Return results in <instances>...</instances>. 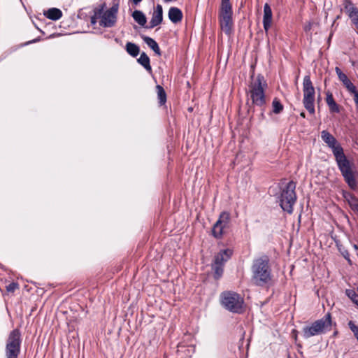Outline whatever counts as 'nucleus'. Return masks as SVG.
<instances>
[{
  "mask_svg": "<svg viewBox=\"0 0 358 358\" xmlns=\"http://www.w3.org/2000/svg\"><path fill=\"white\" fill-rule=\"evenodd\" d=\"M156 89H157V99L159 100V103L160 106H163L166 102V92H165L164 89L163 88V87H162L159 85H157L156 86Z\"/></svg>",
  "mask_w": 358,
  "mask_h": 358,
  "instance_id": "a878e982",
  "label": "nucleus"
},
{
  "mask_svg": "<svg viewBox=\"0 0 358 358\" xmlns=\"http://www.w3.org/2000/svg\"><path fill=\"white\" fill-rule=\"evenodd\" d=\"M344 196L345 199L350 198L352 201L350 202V206L351 208L352 209V207H355V205L358 203V199L351 193H345L344 194Z\"/></svg>",
  "mask_w": 358,
  "mask_h": 358,
  "instance_id": "c756f323",
  "label": "nucleus"
},
{
  "mask_svg": "<svg viewBox=\"0 0 358 358\" xmlns=\"http://www.w3.org/2000/svg\"><path fill=\"white\" fill-rule=\"evenodd\" d=\"M345 294L353 301V303H356L358 301V292L357 293L353 289H346Z\"/></svg>",
  "mask_w": 358,
  "mask_h": 358,
  "instance_id": "c85d7f7f",
  "label": "nucleus"
},
{
  "mask_svg": "<svg viewBox=\"0 0 358 358\" xmlns=\"http://www.w3.org/2000/svg\"><path fill=\"white\" fill-rule=\"evenodd\" d=\"M248 87L252 103L257 106H264L266 104L264 89L267 87L264 77L258 74L256 79L252 80Z\"/></svg>",
  "mask_w": 358,
  "mask_h": 358,
  "instance_id": "7ed1b4c3",
  "label": "nucleus"
},
{
  "mask_svg": "<svg viewBox=\"0 0 358 358\" xmlns=\"http://www.w3.org/2000/svg\"><path fill=\"white\" fill-rule=\"evenodd\" d=\"M296 182L291 180L283 188L278 197L281 208L289 214L293 213V206L295 204L297 196L296 193Z\"/></svg>",
  "mask_w": 358,
  "mask_h": 358,
  "instance_id": "20e7f679",
  "label": "nucleus"
},
{
  "mask_svg": "<svg viewBox=\"0 0 358 358\" xmlns=\"http://www.w3.org/2000/svg\"><path fill=\"white\" fill-rule=\"evenodd\" d=\"M327 105L329 106V110L331 113H338L340 112L339 106L337 104V103L335 101L331 103H329Z\"/></svg>",
  "mask_w": 358,
  "mask_h": 358,
  "instance_id": "7c9ffc66",
  "label": "nucleus"
},
{
  "mask_svg": "<svg viewBox=\"0 0 358 358\" xmlns=\"http://www.w3.org/2000/svg\"><path fill=\"white\" fill-rule=\"evenodd\" d=\"M132 17L134 20L141 26L144 27L145 28V24L147 22V18L145 14L138 10H136L132 13Z\"/></svg>",
  "mask_w": 358,
  "mask_h": 358,
  "instance_id": "5701e85b",
  "label": "nucleus"
},
{
  "mask_svg": "<svg viewBox=\"0 0 358 358\" xmlns=\"http://www.w3.org/2000/svg\"><path fill=\"white\" fill-rule=\"evenodd\" d=\"M350 95L353 96V100L355 103L356 112L358 113V91L355 85L348 90Z\"/></svg>",
  "mask_w": 358,
  "mask_h": 358,
  "instance_id": "cd10ccee",
  "label": "nucleus"
},
{
  "mask_svg": "<svg viewBox=\"0 0 358 358\" xmlns=\"http://www.w3.org/2000/svg\"><path fill=\"white\" fill-rule=\"evenodd\" d=\"M284 109L283 105L280 103L278 98H274L272 101V113L274 114H280Z\"/></svg>",
  "mask_w": 358,
  "mask_h": 358,
  "instance_id": "bb28decb",
  "label": "nucleus"
},
{
  "mask_svg": "<svg viewBox=\"0 0 358 358\" xmlns=\"http://www.w3.org/2000/svg\"><path fill=\"white\" fill-rule=\"evenodd\" d=\"M105 8L106 3H104L94 9V15L90 18L92 25H95L96 24L97 20L100 19L101 14Z\"/></svg>",
  "mask_w": 358,
  "mask_h": 358,
  "instance_id": "393cba45",
  "label": "nucleus"
},
{
  "mask_svg": "<svg viewBox=\"0 0 358 358\" xmlns=\"http://www.w3.org/2000/svg\"><path fill=\"white\" fill-rule=\"evenodd\" d=\"M272 10L270 6L266 3L264 6L263 27L266 31L270 29L272 22Z\"/></svg>",
  "mask_w": 358,
  "mask_h": 358,
  "instance_id": "f3484780",
  "label": "nucleus"
},
{
  "mask_svg": "<svg viewBox=\"0 0 358 358\" xmlns=\"http://www.w3.org/2000/svg\"><path fill=\"white\" fill-rule=\"evenodd\" d=\"M222 304L229 311L241 313L243 311V299L237 293L233 292H223L221 295Z\"/></svg>",
  "mask_w": 358,
  "mask_h": 358,
  "instance_id": "6e6552de",
  "label": "nucleus"
},
{
  "mask_svg": "<svg viewBox=\"0 0 358 358\" xmlns=\"http://www.w3.org/2000/svg\"><path fill=\"white\" fill-rule=\"evenodd\" d=\"M163 21V8L162 5L157 4L155 7L149 25L146 26V29H153L154 27L159 25Z\"/></svg>",
  "mask_w": 358,
  "mask_h": 358,
  "instance_id": "ddd939ff",
  "label": "nucleus"
},
{
  "mask_svg": "<svg viewBox=\"0 0 358 358\" xmlns=\"http://www.w3.org/2000/svg\"><path fill=\"white\" fill-rule=\"evenodd\" d=\"M233 16L232 5L230 0H221V4L219 9L218 17Z\"/></svg>",
  "mask_w": 358,
  "mask_h": 358,
  "instance_id": "dca6fc26",
  "label": "nucleus"
},
{
  "mask_svg": "<svg viewBox=\"0 0 358 358\" xmlns=\"http://www.w3.org/2000/svg\"><path fill=\"white\" fill-rule=\"evenodd\" d=\"M348 327L353 332L354 336L358 341V326H357L352 321L350 320L348 322Z\"/></svg>",
  "mask_w": 358,
  "mask_h": 358,
  "instance_id": "2f4dec72",
  "label": "nucleus"
},
{
  "mask_svg": "<svg viewBox=\"0 0 358 358\" xmlns=\"http://www.w3.org/2000/svg\"><path fill=\"white\" fill-rule=\"evenodd\" d=\"M334 158L338 169L340 171L345 182L351 189H356L357 187L356 180L357 171L354 162L347 157L344 153V150L334 155Z\"/></svg>",
  "mask_w": 358,
  "mask_h": 358,
  "instance_id": "f03ea898",
  "label": "nucleus"
},
{
  "mask_svg": "<svg viewBox=\"0 0 358 358\" xmlns=\"http://www.w3.org/2000/svg\"><path fill=\"white\" fill-rule=\"evenodd\" d=\"M22 335L20 329L12 330L8 336L5 347L6 358H18L20 354Z\"/></svg>",
  "mask_w": 358,
  "mask_h": 358,
  "instance_id": "423d86ee",
  "label": "nucleus"
},
{
  "mask_svg": "<svg viewBox=\"0 0 358 358\" xmlns=\"http://www.w3.org/2000/svg\"><path fill=\"white\" fill-rule=\"evenodd\" d=\"M300 116L303 118H305L306 117V113L304 112H301L300 113Z\"/></svg>",
  "mask_w": 358,
  "mask_h": 358,
  "instance_id": "ea45409f",
  "label": "nucleus"
},
{
  "mask_svg": "<svg viewBox=\"0 0 358 358\" xmlns=\"http://www.w3.org/2000/svg\"><path fill=\"white\" fill-rule=\"evenodd\" d=\"M142 0H132V2L135 4V5H137Z\"/></svg>",
  "mask_w": 358,
  "mask_h": 358,
  "instance_id": "4c0bfd02",
  "label": "nucleus"
},
{
  "mask_svg": "<svg viewBox=\"0 0 358 358\" xmlns=\"http://www.w3.org/2000/svg\"><path fill=\"white\" fill-rule=\"evenodd\" d=\"M6 288L7 292H14L17 289L19 288V285L17 282H12L6 285Z\"/></svg>",
  "mask_w": 358,
  "mask_h": 358,
  "instance_id": "473e14b6",
  "label": "nucleus"
},
{
  "mask_svg": "<svg viewBox=\"0 0 358 358\" xmlns=\"http://www.w3.org/2000/svg\"><path fill=\"white\" fill-rule=\"evenodd\" d=\"M311 29V24L309 23L308 25H307L306 27H305V30L306 31H308V30H310Z\"/></svg>",
  "mask_w": 358,
  "mask_h": 358,
  "instance_id": "58836bf2",
  "label": "nucleus"
},
{
  "mask_svg": "<svg viewBox=\"0 0 358 358\" xmlns=\"http://www.w3.org/2000/svg\"><path fill=\"white\" fill-rule=\"evenodd\" d=\"M233 250L229 248L220 250L211 263V269L213 271V278L219 280L223 275L225 264L231 258Z\"/></svg>",
  "mask_w": 358,
  "mask_h": 358,
  "instance_id": "0eeeda50",
  "label": "nucleus"
},
{
  "mask_svg": "<svg viewBox=\"0 0 358 358\" xmlns=\"http://www.w3.org/2000/svg\"><path fill=\"white\" fill-rule=\"evenodd\" d=\"M303 103L305 108L310 114L315 113V88L310 80V76H304L303 81Z\"/></svg>",
  "mask_w": 358,
  "mask_h": 358,
  "instance_id": "1a4fd4ad",
  "label": "nucleus"
},
{
  "mask_svg": "<svg viewBox=\"0 0 358 358\" xmlns=\"http://www.w3.org/2000/svg\"><path fill=\"white\" fill-rule=\"evenodd\" d=\"M338 335V331H335L333 334V336L335 337Z\"/></svg>",
  "mask_w": 358,
  "mask_h": 358,
  "instance_id": "a19ab883",
  "label": "nucleus"
},
{
  "mask_svg": "<svg viewBox=\"0 0 358 358\" xmlns=\"http://www.w3.org/2000/svg\"><path fill=\"white\" fill-rule=\"evenodd\" d=\"M137 62L149 73H152V69L150 65V60L148 55L143 52L141 53L140 57L137 59Z\"/></svg>",
  "mask_w": 358,
  "mask_h": 358,
  "instance_id": "412c9836",
  "label": "nucleus"
},
{
  "mask_svg": "<svg viewBox=\"0 0 358 358\" xmlns=\"http://www.w3.org/2000/svg\"><path fill=\"white\" fill-rule=\"evenodd\" d=\"M44 15L50 20L56 21L62 17V12L59 8H52L44 13Z\"/></svg>",
  "mask_w": 358,
  "mask_h": 358,
  "instance_id": "4be33fe9",
  "label": "nucleus"
},
{
  "mask_svg": "<svg viewBox=\"0 0 358 358\" xmlns=\"http://www.w3.org/2000/svg\"><path fill=\"white\" fill-rule=\"evenodd\" d=\"M125 48L127 52L133 57H137L140 53L139 46L132 42H127Z\"/></svg>",
  "mask_w": 358,
  "mask_h": 358,
  "instance_id": "b1692460",
  "label": "nucleus"
},
{
  "mask_svg": "<svg viewBox=\"0 0 358 358\" xmlns=\"http://www.w3.org/2000/svg\"><path fill=\"white\" fill-rule=\"evenodd\" d=\"M169 19L174 24L180 22L182 20L183 14L182 10L177 7H171L168 13Z\"/></svg>",
  "mask_w": 358,
  "mask_h": 358,
  "instance_id": "a211bd4d",
  "label": "nucleus"
},
{
  "mask_svg": "<svg viewBox=\"0 0 358 358\" xmlns=\"http://www.w3.org/2000/svg\"><path fill=\"white\" fill-rule=\"evenodd\" d=\"M141 38L143 40V41L147 44V45L150 48H151L157 55H162V52L159 48V46L153 38L146 36H142Z\"/></svg>",
  "mask_w": 358,
  "mask_h": 358,
  "instance_id": "aec40b11",
  "label": "nucleus"
},
{
  "mask_svg": "<svg viewBox=\"0 0 358 358\" xmlns=\"http://www.w3.org/2000/svg\"><path fill=\"white\" fill-rule=\"evenodd\" d=\"M335 71L338 77L339 80L343 83V86L349 90L355 86V85L349 80L347 75L342 72L339 67L335 68Z\"/></svg>",
  "mask_w": 358,
  "mask_h": 358,
  "instance_id": "6ab92c4d",
  "label": "nucleus"
},
{
  "mask_svg": "<svg viewBox=\"0 0 358 358\" xmlns=\"http://www.w3.org/2000/svg\"><path fill=\"white\" fill-rule=\"evenodd\" d=\"M354 248H355L356 250H358V245H354Z\"/></svg>",
  "mask_w": 358,
  "mask_h": 358,
  "instance_id": "79ce46f5",
  "label": "nucleus"
},
{
  "mask_svg": "<svg viewBox=\"0 0 358 358\" xmlns=\"http://www.w3.org/2000/svg\"><path fill=\"white\" fill-rule=\"evenodd\" d=\"M231 215L229 212L223 211L220 214L218 220L212 229V234L216 238H221L227 229L230 228Z\"/></svg>",
  "mask_w": 358,
  "mask_h": 358,
  "instance_id": "9d476101",
  "label": "nucleus"
},
{
  "mask_svg": "<svg viewBox=\"0 0 358 358\" xmlns=\"http://www.w3.org/2000/svg\"><path fill=\"white\" fill-rule=\"evenodd\" d=\"M343 6L344 10L351 22L358 17V8L355 6L351 0H343Z\"/></svg>",
  "mask_w": 358,
  "mask_h": 358,
  "instance_id": "2eb2a0df",
  "label": "nucleus"
},
{
  "mask_svg": "<svg viewBox=\"0 0 358 358\" xmlns=\"http://www.w3.org/2000/svg\"><path fill=\"white\" fill-rule=\"evenodd\" d=\"M269 262V257L266 255H263L253 260L251 266V280L254 285L264 287L271 281L272 274Z\"/></svg>",
  "mask_w": 358,
  "mask_h": 358,
  "instance_id": "f257e3e1",
  "label": "nucleus"
},
{
  "mask_svg": "<svg viewBox=\"0 0 358 358\" xmlns=\"http://www.w3.org/2000/svg\"><path fill=\"white\" fill-rule=\"evenodd\" d=\"M331 325V315L330 313H327L322 318L313 322L310 326L304 327L303 328V336L305 338H308L321 334L329 331Z\"/></svg>",
  "mask_w": 358,
  "mask_h": 358,
  "instance_id": "39448f33",
  "label": "nucleus"
},
{
  "mask_svg": "<svg viewBox=\"0 0 358 358\" xmlns=\"http://www.w3.org/2000/svg\"><path fill=\"white\" fill-rule=\"evenodd\" d=\"M357 292H358V287H357Z\"/></svg>",
  "mask_w": 358,
  "mask_h": 358,
  "instance_id": "37998d69",
  "label": "nucleus"
},
{
  "mask_svg": "<svg viewBox=\"0 0 358 358\" xmlns=\"http://www.w3.org/2000/svg\"><path fill=\"white\" fill-rule=\"evenodd\" d=\"M119 4L114 3L109 9L102 11L100 16L99 25L103 27L110 28L115 25Z\"/></svg>",
  "mask_w": 358,
  "mask_h": 358,
  "instance_id": "9b49d317",
  "label": "nucleus"
},
{
  "mask_svg": "<svg viewBox=\"0 0 358 358\" xmlns=\"http://www.w3.org/2000/svg\"><path fill=\"white\" fill-rule=\"evenodd\" d=\"M342 254H343V256L345 257V259H348V262H350V259H349V253L347 250H345Z\"/></svg>",
  "mask_w": 358,
  "mask_h": 358,
  "instance_id": "f704fd0d",
  "label": "nucleus"
},
{
  "mask_svg": "<svg viewBox=\"0 0 358 358\" xmlns=\"http://www.w3.org/2000/svg\"><path fill=\"white\" fill-rule=\"evenodd\" d=\"M41 41V38L40 37H38L32 41H30L29 42L27 43V44H31V43H36V42H38Z\"/></svg>",
  "mask_w": 358,
  "mask_h": 358,
  "instance_id": "c9c22d12",
  "label": "nucleus"
},
{
  "mask_svg": "<svg viewBox=\"0 0 358 358\" xmlns=\"http://www.w3.org/2000/svg\"><path fill=\"white\" fill-rule=\"evenodd\" d=\"M218 20L221 30L223 31L227 36H230L232 34L234 27L233 16L220 17H218Z\"/></svg>",
  "mask_w": 358,
  "mask_h": 358,
  "instance_id": "4468645a",
  "label": "nucleus"
},
{
  "mask_svg": "<svg viewBox=\"0 0 358 358\" xmlns=\"http://www.w3.org/2000/svg\"><path fill=\"white\" fill-rule=\"evenodd\" d=\"M352 23L355 26L356 29L358 31V17L355 19V20H353Z\"/></svg>",
  "mask_w": 358,
  "mask_h": 358,
  "instance_id": "e433bc0d",
  "label": "nucleus"
},
{
  "mask_svg": "<svg viewBox=\"0 0 358 358\" xmlns=\"http://www.w3.org/2000/svg\"><path fill=\"white\" fill-rule=\"evenodd\" d=\"M321 138L327 145L331 150L334 156L343 150L341 143L338 142L336 138L328 131H322Z\"/></svg>",
  "mask_w": 358,
  "mask_h": 358,
  "instance_id": "f8f14e48",
  "label": "nucleus"
},
{
  "mask_svg": "<svg viewBox=\"0 0 358 358\" xmlns=\"http://www.w3.org/2000/svg\"><path fill=\"white\" fill-rule=\"evenodd\" d=\"M334 96H333V94L331 92L329 91H327L326 92V102H327V104H329V103H331L333 101H334Z\"/></svg>",
  "mask_w": 358,
  "mask_h": 358,
  "instance_id": "72a5a7b5",
  "label": "nucleus"
}]
</instances>
